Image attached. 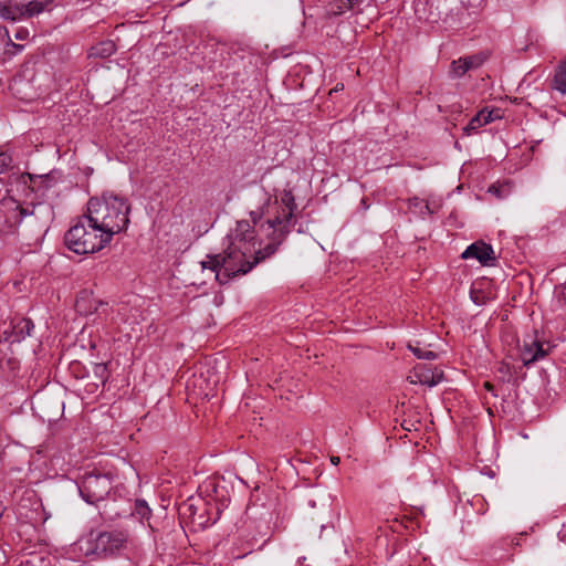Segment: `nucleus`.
<instances>
[{"label":"nucleus","mask_w":566,"mask_h":566,"mask_svg":"<svg viewBox=\"0 0 566 566\" xmlns=\"http://www.w3.org/2000/svg\"><path fill=\"white\" fill-rule=\"evenodd\" d=\"M481 61L476 56H464L451 63L450 75L452 77H461L468 71L480 65Z\"/></svg>","instance_id":"obj_13"},{"label":"nucleus","mask_w":566,"mask_h":566,"mask_svg":"<svg viewBox=\"0 0 566 566\" xmlns=\"http://www.w3.org/2000/svg\"><path fill=\"white\" fill-rule=\"evenodd\" d=\"M48 3L35 0H11L8 3L0 2V15L9 20H22L40 14Z\"/></svg>","instance_id":"obj_5"},{"label":"nucleus","mask_w":566,"mask_h":566,"mask_svg":"<svg viewBox=\"0 0 566 566\" xmlns=\"http://www.w3.org/2000/svg\"><path fill=\"white\" fill-rule=\"evenodd\" d=\"M115 52V44L113 41H103L97 45L92 48V55L107 57L111 56Z\"/></svg>","instance_id":"obj_16"},{"label":"nucleus","mask_w":566,"mask_h":566,"mask_svg":"<svg viewBox=\"0 0 566 566\" xmlns=\"http://www.w3.org/2000/svg\"><path fill=\"white\" fill-rule=\"evenodd\" d=\"M331 462L332 464L337 465L339 464L340 459L338 457H331Z\"/></svg>","instance_id":"obj_26"},{"label":"nucleus","mask_w":566,"mask_h":566,"mask_svg":"<svg viewBox=\"0 0 566 566\" xmlns=\"http://www.w3.org/2000/svg\"><path fill=\"white\" fill-rule=\"evenodd\" d=\"M15 333L21 337L31 336L32 331L34 329V324L31 319H22L15 327Z\"/></svg>","instance_id":"obj_20"},{"label":"nucleus","mask_w":566,"mask_h":566,"mask_svg":"<svg viewBox=\"0 0 566 566\" xmlns=\"http://www.w3.org/2000/svg\"><path fill=\"white\" fill-rule=\"evenodd\" d=\"M509 187L504 185H491L488 192L495 196L499 199H504L509 196Z\"/></svg>","instance_id":"obj_21"},{"label":"nucleus","mask_w":566,"mask_h":566,"mask_svg":"<svg viewBox=\"0 0 566 566\" xmlns=\"http://www.w3.org/2000/svg\"><path fill=\"white\" fill-rule=\"evenodd\" d=\"M408 349L419 359L434 360L437 354L432 350L421 348L419 345H408Z\"/></svg>","instance_id":"obj_19"},{"label":"nucleus","mask_w":566,"mask_h":566,"mask_svg":"<svg viewBox=\"0 0 566 566\" xmlns=\"http://www.w3.org/2000/svg\"><path fill=\"white\" fill-rule=\"evenodd\" d=\"M251 222L241 220L226 237L227 248L223 254L208 256L202 268L216 271L221 283V275L227 279L250 272L260 261L273 255L285 235L294 227L295 198L291 190H283L281 196H272L263 188L256 187L248 198Z\"/></svg>","instance_id":"obj_1"},{"label":"nucleus","mask_w":566,"mask_h":566,"mask_svg":"<svg viewBox=\"0 0 566 566\" xmlns=\"http://www.w3.org/2000/svg\"><path fill=\"white\" fill-rule=\"evenodd\" d=\"M112 489V480L108 474L87 473L78 485L82 499L88 504H95L104 500Z\"/></svg>","instance_id":"obj_4"},{"label":"nucleus","mask_w":566,"mask_h":566,"mask_svg":"<svg viewBox=\"0 0 566 566\" xmlns=\"http://www.w3.org/2000/svg\"><path fill=\"white\" fill-rule=\"evenodd\" d=\"M12 164V157L8 151H0V174L9 169Z\"/></svg>","instance_id":"obj_23"},{"label":"nucleus","mask_w":566,"mask_h":566,"mask_svg":"<svg viewBox=\"0 0 566 566\" xmlns=\"http://www.w3.org/2000/svg\"><path fill=\"white\" fill-rule=\"evenodd\" d=\"M133 515L137 516L142 522L149 521L151 516V510L145 500H136L134 505Z\"/></svg>","instance_id":"obj_17"},{"label":"nucleus","mask_w":566,"mask_h":566,"mask_svg":"<svg viewBox=\"0 0 566 566\" xmlns=\"http://www.w3.org/2000/svg\"><path fill=\"white\" fill-rule=\"evenodd\" d=\"M494 120L493 112L488 109L480 111L475 116H473L468 125L463 128L465 135L470 136L478 132L482 126L490 124Z\"/></svg>","instance_id":"obj_14"},{"label":"nucleus","mask_w":566,"mask_h":566,"mask_svg":"<svg viewBox=\"0 0 566 566\" xmlns=\"http://www.w3.org/2000/svg\"><path fill=\"white\" fill-rule=\"evenodd\" d=\"M20 216L19 222L22 221L23 218L28 216H34L36 219H43V226H46V222L52 219L53 209L50 205L46 203H38L33 205L32 208H24L21 206L17 207Z\"/></svg>","instance_id":"obj_12"},{"label":"nucleus","mask_w":566,"mask_h":566,"mask_svg":"<svg viewBox=\"0 0 566 566\" xmlns=\"http://www.w3.org/2000/svg\"><path fill=\"white\" fill-rule=\"evenodd\" d=\"M463 259H476L481 264L486 265L490 261H495L492 245L484 242H474L470 244L462 253Z\"/></svg>","instance_id":"obj_11"},{"label":"nucleus","mask_w":566,"mask_h":566,"mask_svg":"<svg viewBox=\"0 0 566 566\" xmlns=\"http://www.w3.org/2000/svg\"><path fill=\"white\" fill-rule=\"evenodd\" d=\"M548 350L544 348V343L535 337L524 339L521 348V359L524 366L543 359L547 355Z\"/></svg>","instance_id":"obj_9"},{"label":"nucleus","mask_w":566,"mask_h":566,"mask_svg":"<svg viewBox=\"0 0 566 566\" xmlns=\"http://www.w3.org/2000/svg\"><path fill=\"white\" fill-rule=\"evenodd\" d=\"M410 382L434 387L443 379V373L440 370H432L426 365H418L415 367L413 373L408 377Z\"/></svg>","instance_id":"obj_10"},{"label":"nucleus","mask_w":566,"mask_h":566,"mask_svg":"<svg viewBox=\"0 0 566 566\" xmlns=\"http://www.w3.org/2000/svg\"><path fill=\"white\" fill-rule=\"evenodd\" d=\"M127 536L123 532H103L95 539V552L105 557L118 554L126 545Z\"/></svg>","instance_id":"obj_6"},{"label":"nucleus","mask_w":566,"mask_h":566,"mask_svg":"<svg viewBox=\"0 0 566 566\" xmlns=\"http://www.w3.org/2000/svg\"><path fill=\"white\" fill-rule=\"evenodd\" d=\"M111 241L112 238H105L101 227L91 221L88 213L81 216L64 235L65 245L76 254L98 252Z\"/></svg>","instance_id":"obj_3"},{"label":"nucleus","mask_w":566,"mask_h":566,"mask_svg":"<svg viewBox=\"0 0 566 566\" xmlns=\"http://www.w3.org/2000/svg\"><path fill=\"white\" fill-rule=\"evenodd\" d=\"M471 300L476 304V305H482L484 303L483 301V297H480L479 295L475 294V292L473 290H471Z\"/></svg>","instance_id":"obj_25"},{"label":"nucleus","mask_w":566,"mask_h":566,"mask_svg":"<svg viewBox=\"0 0 566 566\" xmlns=\"http://www.w3.org/2000/svg\"><path fill=\"white\" fill-rule=\"evenodd\" d=\"M75 307L80 314H83L86 316L97 314L98 316L104 315L105 317H107V315H108V304L101 302V301H95V300L91 301L90 294L87 291H82L77 295L76 302H75Z\"/></svg>","instance_id":"obj_8"},{"label":"nucleus","mask_w":566,"mask_h":566,"mask_svg":"<svg viewBox=\"0 0 566 566\" xmlns=\"http://www.w3.org/2000/svg\"><path fill=\"white\" fill-rule=\"evenodd\" d=\"M478 15V10H471L464 2H461L446 14L443 21L450 27L464 28L474 23Z\"/></svg>","instance_id":"obj_7"},{"label":"nucleus","mask_w":566,"mask_h":566,"mask_svg":"<svg viewBox=\"0 0 566 566\" xmlns=\"http://www.w3.org/2000/svg\"><path fill=\"white\" fill-rule=\"evenodd\" d=\"M130 205L128 200L114 193L105 191L101 197H93L87 202V210L91 221L99 226L105 238H112L125 230L129 223Z\"/></svg>","instance_id":"obj_2"},{"label":"nucleus","mask_w":566,"mask_h":566,"mask_svg":"<svg viewBox=\"0 0 566 566\" xmlns=\"http://www.w3.org/2000/svg\"><path fill=\"white\" fill-rule=\"evenodd\" d=\"M553 306L555 308H566V282L555 286Z\"/></svg>","instance_id":"obj_18"},{"label":"nucleus","mask_w":566,"mask_h":566,"mask_svg":"<svg viewBox=\"0 0 566 566\" xmlns=\"http://www.w3.org/2000/svg\"><path fill=\"white\" fill-rule=\"evenodd\" d=\"M126 312H127V306L123 305L120 307H118L117 310V314L118 316L120 317V321L124 322V323H129V324H134V323H137V316L134 315L133 318L130 319L127 315H126Z\"/></svg>","instance_id":"obj_24"},{"label":"nucleus","mask_w":566,"mask_h":566,"mask_svg":"<svg viewBox=\"0 0 566 566\" xmlns=\"http://www.w3.org/2000/svg\"><path fill=\"white\" fill-rule=\"evenodd\" d=\"M553 88L562 94H566V61L556 70Z\"/></svg>","instance_id":"obj_15"},{"label":"nucleus","mask_w":566,"mask_h":566,"mask_svg":"<svg viewBox=\"0 0 566 566\" xmlns=\"http://www.w3.org/2000/svg\"><path fill=\"white\" fill-rule=\"evenodd\" d=\"M94 375L98 378L103 384L108 379V370L105 364H96L94 366Z\"/></svg>","instance_id":"obj_22"}]
</instances>
